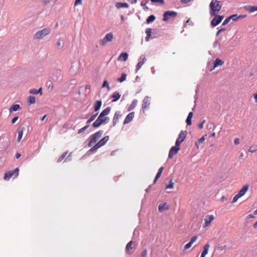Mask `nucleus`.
<instances>
[{
	"label": "nucleus",
	"mask_w": 257,
	"mask_h": 257,
	"mask_svg": "<svg viewBox=\"0 0 257 257\" xmlns=\"http://www.w3.org/2000/svg\"><path fill=\"white\" fill-rule=\"evenodd\" d=\"M143 64V62H139L137 65L136 71H138L139 70H140Z\"/></svg>",
	"instance_id": "nucleus-38"
},
{
	"label": "nucleus",
	"mask_w": 257,
	"mask_h": 257,
	"mask_svg": "<svg viewBox=\"0 0 257 257\" xmlns=\"http://www.w3.org/2000/svg\"><path fill=\"white\" fill-rule=\"evenodd\" d=\"M82 4V0H76L74 3L75 6Z\"/></svg>",
	"instance_id": "nucleus-54"
},
{
	"label": "nucleus",
	"mask_w": 257,
	"mask_h": 257,
	"mask_svg": "<svg viewBox=\"0 0 257 257\" xmlns=\"http://www.w3.org/2000/svg\"><path fill=\"white\" fill-rule=\"evenodd\" d=\"M239 139L238 138H236L234 141V143L235 145H238L239 144Z\"/></svg>",
	"instance_id": "nucleus-55"
},
{
	"label": "nucleus",
	"mask_w": 257,
	"mask_h": 257,
	"mask_svg": "<svg viewBox=\"0 0 257 257\" xmlns=\"http://www.w3.org/2000/svg\"><path fill=\"white\" fill-rule=\"evenodd\" d=\"M169 209V207L167 206L166 203H165L164 204H161L159 205L158 207V210L159 212H163L164 210H167Z\"/></svg>",
	"instance_id": "nucleus-21"
},
{
	"label": "nucleus",
	"mask_w": 257,
	"mask_h": 257,
	"mask_svg": "<svg viewBox=\"0 0 257 257\" xmlns=\"http://www.w3.org/2000/svg\"><path fill=\"white\" fill-rule=\"evenodd\" d=\"M180 149L179 147L177 146L172 147L169 151V158L171 159L173 158V157L178 153Z\"/></svg>",
	"instance_id": "nucleus-12"
},
{
	"label": "nucleus",
	"mask_w": 257,
	"mask_h": 257,
	"mask_svg": "<svg viewBox=\"0 0 257 257\" xmlns=\"http://www.w3.org/2000/svg\"><path fill=\"white\" fill-rule=\"evenodd\" d=\"M137 103H138V100L136 99L134 100L133 101V102H132L131 104L130 105V106L128 107V108L127 109V111H130L133 110L137 106Z\"/></svg>",
	"instance_id": "nucleus-24"
},
{
	"label": "nucleus",
	"mask_w": 257,
	"mask_h": 257,
	"mask_svg": "<svg viewBox=\"0 0 257 257\" xmlns=\"http://www.w3.org/2000/svg\"><path fill=\"white\" fill-rule=\"evenodd\" d=\"M253 97L255 99V101L257 102V92L253 94Z\"/></svg>",
	"instance_id": "nucleus-61"
},
{
	"label": "nucleus",
	"mask_w": 257,
	"mask_h": 257,
	"mask_svg": "<svg viewBox=\"0 0 257 257\" xmlns=\"http://www.w3.org/2000/svg\"><path fill=\"white\" fill-rule=\"evenodd\" d=\"M244 9L249 13H252L255 11H257V6L250 5L246 6L244 7Z\"/></svg>",
	"instance_id": "nucleus-17"
},
{
	"label": "nucleus",
	"mask_w": 257,
	"mask_h": 257,
	"mask_svg": "<svg viewBox=\"0 0 257 257\" xmlns=\"http://www.w3.org/2000/svg\"><path fill=\"white\" fill-rule=\"evenodd\" d=\"M237 17H238L237 15L235 14V15H233L231 16L230 17H229V18L230 20L232 19L233 21H236L237 20Z\"/></svg>",
	"instance_id": "nucleus-41"
},
{
	"label": "nucleus",
	"mask_w": 257,
	"mask_h": 257,
	"mask_svg": "<svg viewBox=\"0 0 257 257\" xmlns=\"http://www.w3.org/2000/svg\"><path fill=\"white\" fill-rule=\"evenodd\" d=\"M241 197L240 196H238V194H236L233 198L232 203L236 202L237 200L240 198Z\"/></svg>",
	"instance_id": "nucleus-44"
},
{
	"label": "nucleus",
	"mask_w": 257,
	"mask_h": 257,
	"mask_svg": "<svg viewBox=\"0 0 257 257\" xmlns=\"http://www.w3.org/2000/svg\"><path fill=\"white\" fill-rule=\"evenodd\" d=\"M246 17V15H239L237 17V20L242 19Z\"/></svg>",
	"instance_id": "nucleus-57"
},
{
	"label": "nucleus",
	"mask_w": 257,
	"mask_h": 257,
	"mask_svg": "<svg viewBox=\"0 0 257 257\" xmlns=\"http://www.w3.org/2000/svg\"><path fill=\"white\" fill-rule=\"evenodd\" d=\"M89 127V124H87L84 126L83 127L80 128L78 131V134H81V133L83 132L85 130H86Z\"/></svg>",
	"instance_id": "nucleus-40"
},
{
	"label": "nucleus",
	"mask_w": 257,
	"mask_h": 257,
	"mask_svg": "<svg viewBox=\"0 0 257 257\" xmlns=\"http://www.w3.org/2000/svg\"><path fill=\"white\" fill-rule=\"evenodd\" d=\"M103 133V131L102 130L99 131L98 132L95 133L93 135H91L90 137V140L88 143V146L89 147H92L97 141L102 136Z\"/></svg>",
	"instance_id": "nucleus-3"
},
{
	"label": "nucleus",
	"mask_w": 257,
	"mask_h": 257,
	"mask_svg": "<svg viewBox=\"0 0 257 257\" xmlns=\"http://www.w3.org/2000/svg\"><path fill=\"white\" fill-rule=\"evenodd\" d=\"M186 135L187 132L186 131H182L179 135L178 138L177 139L176 141V146H179L185 139Z\"/></svg>",
	"instance_id": "nucleus-9"
},
{
	"label": "nucleus",
	"mask_w": 257,
	"mask_h": 257,
	"mask_svg": "<svg viewBox=\"0 0 257 257\" xmlns=\"http://www.w3.org/2000/svg\"><path fill=\"white\" fill-rule=\"evenodd\" d=\"M257 151V145H254L249 147L248 151L251 153L255 152Z\"/></svg>",
	"instance_id": "nucleus-35"
},
{
	"label": "nucleus",
	"mask_w": 257,
	"mask_h": 257,
	"mask_svg": "<svg viewBox=\"0 0 257 257\" xmlns=\"http://www.w3.org/2000/svg\"><path fill=\"white\" fill-rule=\"evenodd\" d=\"M135 116V112H131L130 113H128L127 116H126L125 118L124 119V120L123 121V124H125L127 123H130L131 121H132L133 118Z\"/></svg>",
	"instance_id": "nucleus-15"
},
{
	"label": "nucleus",
	"mask_w": 257,
	"mask_h": 257,
	"mask_svg": "<svg viewBox=\"0 0 257 257\" xmlns=\"http://www.w3.org/2000/svg\"><path fill=\"white\" fill-rule=\"evenodd\" d=\"M146 33L147 34V37L146 38V40L147 41H148L150 39L151 36L152 29L150 28H147L146 30Z\"/></svg>",
	"instance_id": "nucleus-30"
},
{
	"label": "nucleus",
	"mask_w": 257,
	"mask_h": 257,
	"mask_svg": "<svg viewBox=\"0 0 257 257\" xmlns=\"http://www.w3.org/2000/svg\"><path fill=\"white\" fill-rule=\"evenodd\" d=\"M116 7L117 9H120L123 8H128V5L125 3H117L116 4Z\"/></svg>",
	"instance_id": "nucleus-25"
},
{
	"label": "nucleus",
	"mask_w": 257,
	"mask_h": 257,
	"mask_svg": "<svg viewBox=\"0 0 257 257\" xmlns=\"http://www.w3.org/2000/svg\"><path fill=\"white\" fill-rule=\"evenodd\" d=\"M254 217V215H252V214H249L247 216V219L252 218Z\"/></svg>",
	"instance_id": "nucleus-60"
},
{
	"label": "nucleus",
	"mask_w": 257,
	"mask_h": 257,
	"mask_svg": "<svg viewBox=\"0 0 257 257\" xmlns=\"http://www.w3.org/2000/svg\"><path fill=\"white\" fill-rule=\"evenodd\" d=\"M193 115V113L192 112H190L188 114V115L187 116V119H186V123L187 125H190L192 124L191 122V118H192Z\"/></svg>",
	"instance_id": "nucleus-27"
},
{
	"label": "nucleus",
	"mask_w": 257,
	"mask_h": 257,
	"mask_svg": "<svg viewBox=\"0 0 257 257\" xmlns=\"http://www.w3.org/2000/svg\"><path fill=\"white\" fill-rule=\"evenodd\" d=\"M21 154L19 153H17L16 154V158L17 159H19L20 157H21Z\"/></svg>",
	"instance_id": "nucleus-62"
},
{
	"label": "nucleus",
	"mask_w": 257,
	"mask_h": 257,
	"mask_svg": "<svg viewBox=\"0 0 257 257\" xmlns=\"http://www.w3.org/2000/svg\"><path fill=\"white\" fill-rule=\"evenodd\" d=\"M111 97L113 98V99L112 100V102H115L120 98V94L117 91H115L112 93Z\"/></svg>",
	"instance_id": "nucleus-22"
},
{
	"label": "nucleus",
	"mask_w": 257,
	"mask_h": 257,
	"mask_svg": "<svg viewBox=\"0 0 257 257\" xmlns=\"http://www.w3.org/2000/svg\"><path fill=\"white\" fill-rule=\"evenodd\" d=\"M177 13L174 11H167L164 13L163 20L167 21L172 17H175Z\"/></svg>",
	"instance_id": "nucleus-10"
},
{
	"label": "nucleus",
	"mask_w": 257,
	"mask_h": 257,
	"mask_svg": "<svg viewBox=\"0 0 257 257\" xmlns=\"http://www.w3.org/2000/svg\"><path fill=\"white\" fill-rule=\"evenodd\" d=\"M197 238H198L197 236H194L193 237H192L190 242L193 244L194 242H195L196 241Z\"/></svg>",
	"instance_id": "nucleus-49"
},
{
	"label": "nucleus",
	"mask_w": 257,
	"mask_h": 257,
	"mask_svg": "<svg viewBox=\"0 0 257 257\" xmlns=\"http://www.w3.org/2000/svg\"><path fill=\"white\" fill-rule=\"evenodd\" d=\"M97 114H98V113H96V114L91 115V117L89 119L92 122V121H93L96 118Z\"/></svg>",
	"instance_id": "nucleus-47"
},
{
	"label": "nucleus",
	"mask_w": 257,
	"mask_h": 257,
	"mask_svg": "<svg viewBox=\"0 0 257 257\" xmlns=\"http://www.w3.org/2000/svg\"><path fill=\"white\" fill-rule=\"evenodd\" d=\"M215 135H216V133L215 132H213L212 134H210L209 137V138L215 137Z\"/></svg>",
	"instance_id": "nucleus-59"
},
{
	"label": "nucleus",
	"mask_w": 257,
	"mask_h": 257,
	"mask_svg": "<svg viewBox=\"0 0 257 257\" xmlns=\"http://www.w3.org/2000/svg\"><path fill=\"white\" fill-rule=\"evenodd\" d=\"M174 183L173 182L172 180H171L169 182V183L166 185V189H173L174 188Z\"/></svg>",
	"instance_id": "nucleus-36"
},
{
	"label": "nucleus",
	"mask_w": 257,
	"mask_h": 257,
	"mask_svg": "<svg viewBox=\"0 0 257 257\" xmlns=\"http://www.w3.org/2000/svg\"><path fill=\"white\" fill-rule=\"evenodd\" d=\"M191 0H181V2L183 4H186L190 2Z\"/></svg>",
	"instance_id": "nucleus-58"
},
{
	"label": "nucleus",
	"mask_w": 257,
	"mask_h": 257,
	"mask_svg": "<svg viewBox=\"0 0 257 257\" xmlns=\"http://www.w3.org/2000/svg\"><path fill=\"white\" fill-rule=\"evenodd\" d=\"M122 115V114L120 111H117L115 112L112 119V125L113 126H115L119 122V120Z\"/></svg>",
	"instance_id": "nucleus-11"
},
{
	"label": "nucleus",
	"mask_w": 257,
	"mask_h": 257,
	"mask_svg": "<svg viewBox=\"0 0 257 257\" xmlns=\"http://www.w3.org/2000/svg\"><path fill=\"white\" fill-rule=\"evenodd\" d=\"M230 19L229 17L227 18H226V19L223 21V23H222V25H223V26H225V25H227V24L229 23V22L230 21Z\"/></svg>",
	"instance_id": "nucleus-46"
},
{
	"label": "nucleus",
	"mask_w": 257,
	"mask_h": 257,
	"mask_svg": "<svg viewBox=\"0 0 257 257\" xmlns=\"http://www.w3.org/2000/svg\"><path fill=\"white\" fill-rule=\"evenodd\" d=\"M18 119H19V116H16L14 117L13 118V119H12V123L13 124L15 123Z\"/></svg>",
	"instance_id": "nucleus-53"
},
{
	"label": "nucleus",
	"mask_w": 257,
	"mask_h": 257,
	"mask_svg": "<svg viewBox=\"0 0 257 257\" xmlns=\"http://www.w3.org/2000/svg\"><path fill=\"white\" fill-rule=\"evenodd\" d=\"M214 219V216L213 215H207L204 219L205 224L203 227H206L210 225L211 221Z\"/></svg>",
	"instance_id": "nucleus-14"
},
{
	"label": "nucleus",
	"mask_w": 257,
	"mask_h": 257,
	"mask_svg": "<svg viewBox=\"0 0 257 257\" xmlns=\"http://www.w3.org/2000/svg\"><path fill=\"white\" fill-rule=\"evenodd\" d=\"M21 109L20 105L17 104H13L9 108L10 112L16 111Z\"/></svg>",
	"instance_id": "nucleus-20"
},
{
	"label": "nucleus",
	"mask_w": 257,
	"mask_h": 257,
	"mask_svg": "<svg viewBox=\"0 0 257 257\" xmlns=\"http://www.w3.org/2000/svg\"><path fill=\"white\" fill-rule=\"evenodd\" d=\"M128 59V54L126 52L121 53L117 58L118 61H126Z\"/></svg>",
	"instance_id": "nucleus-18"
},
{
	"label": "nucleus",
	"mask_w": 257,
	"mask_h": 257,
	"mask_svg": "<svg viewBox=\"0 0 257 257\" xmlns=\"http://www.w3.org/2000/svg\"><path fill=\"white\" fill-rule=\"evenodd\" d=\"M162 173L161 172H158L157 175H156V176L154 179V183L155 184L156 181H157V180L160 177L161 174H162Z\"/></svg>",
	"instance_id": "nucleus-39"
},
{
	"label": "nucleus",
	"mask_w": 257,
	"mask_h": 257,
	"mask_svg": "<svg viewBox=\"0 0 257 257\" xmlns=\"http://www.w3.org/2000/svg\"><path fill=\"white\" fill-rule=\"evenodd\" d=\"M109 140V136H107L101 139L95 146L90 149V151L94 152L98 148L103 146Z\"/></svg>",
	"instance_id": "nucleus-6"
},
{
	"label": "nucleus",
	"mask_w": 257,
	"mask_h": 257,
	"mask_svg": "<svg viewBox=\"0 0 257 257\" xmlns=\"http://www.w3.org/2000/svg\"><path fill=\"white\" fill-rule=\"evenodd\" d=\"M29 93L33 94H38V91L36 89H32L29 90Z\"/></svg>",
	"instance_id": "nucleus-42"
},
{
	"label": "nucleus",
	"mask_w": 257,
	"mask_h": 257,
	"mask_svg": "<svg viewBox=\"0 0 257 257\" xmlns=\"http://www.w3.org/2000/svg\"><path fill=\"white\" fill-rule=\"evenodd\" d=\"M210 244L209 243L206 244L204 246L203 250V251H202L201 254L206 255L208 253V250H209V248L210 247Z\"/></svg>",
	"instance_id": "nucleus-29"
},
{
	"label": "nucleus",
	"mask_w": 257,
	"mask_h": 257,
	"mask_svg": "<svg viewBox=\"0 0 257 257\" xmlns=\"http://www.w3.org/2000/svg\"><path fill=\"white\" fill-rule=\"evenodd\" d=\"M133 243V241H130L126 246L125 250L126 252H129V251L133 248L132 244Z\"/></svg>",
	"instance_id": "nucleus-33"
},
{
	"label": "nucleus",
	"mask_w": 257,
	"mask_h": 257,
	"mask_svg": "<svg viewBox=\"0 0 257 257\" xmlns=\"http://www.w3.org/2000/svg\"><path fill=\"white\" fill-rule=\"evenodd\" d=\"M207 127L209 130L212 129L213 130H214L215 129V128L216 127V125L215 124V123L214 122H209L207 124Z\"/></svg>",
	"instance_id": "nucleus-32"
},
{
	"label": "nucleus",
	"mask_w": 257,
	"mask_h": 257,
	"mask_svg": "<svg viewBox=\"0 0 257 257\" xmlns=\"http://www.w3.org/2000/svg\"><path fill=\"white\" fill-rule=\"evenodd\" d=\"M206 120L204 119L202 121L198 124V127L200 129H202L204 126V124L205 123Z\"/></svg>",
	"instance_id": "nucleus-45"
},
{
	"label": "nucleus",
	"mask_w": 257,
	"mask_h": 257,
	"mask_svg": "<svg viewBox=\"0 0 257 257\" xmlns=\"http://www.w3.org/2000/svg\"><path fill=\"white\" fill-rule=\"evenodd\" d=\"M126 79V74L125 73H122L120 78L117 79V81L119 82H122L125 81Z\"/></svg>",
	"instance_id": "nucleus-34"
},
{
	"label": "nucleus",
	"mask_w": 257,
	"mask_h": 257,
	"mask_svg": "<svg viewBox=\"0 0 257 257\" xmlns=\"http://www.w3.org/2000/svg\"><path fill=\"white\" fill-rule=\"evenodd\" d=\"M151 1L152 3L160 2L161 4H164V0H151Z\"/></svg>",
	"instance_id": "nucleus-52"
},
{
	"label": "nucleus",
	"mask_w": 257,
	"mask_h": 257,
	"mask_svg": "<svg viewBox=\"0 0 257 257\" xmlns=\"http://www.w3.org/2000/svg\"><path fill=\"white\" fill-rule=\"evenodd\" d=\"M114 36L112 32H109L105 35L104 37L100 40L99 44L102 46H104L108 42H111L113 39Z\"/></svg>",
	"instance_id": "nucleus-5"
},
{
	"label": "nucleus",
	"mask_w": 257,
	"mask_h": 257,
	"mask_svg": "<svg viewBox=\"0 0 257 257\" xmlns=\"http://www.w3.org/2000/svg\"><path fill=\"white\" fill-rule=\"evenodd\" d=\"M214 16V18L211 22V25L213 27L217 26L224 18L223 16H219L217 15V14Z\"/></svg>",
	"instance_id": "nucleus-8"
},
{
	"label": "nucleus",
	"mask_w": 257,
	"mask_h": 257,
	"mask_svg": "<svg viewBox=\"0 0 257 257\" xmlns=\"http://www.w3.org/2000/svg\"><path fill=\"white\" fill-rule=\"evenodd\" d=\"M253 227L254 228H257V221L254 223V224H253Z\"/></svg>",
	"instance_id": "nucleus-64"
},
{
	"label": "nucleus",
	"mask_w": 257,
	"mask_h": 257,
	"mask_svg": "<svg viewBox=\"0 0 257 257\" xmlns=\"http://www.w3.org/2000/svg\"><path fill=\"white\" fill-rule=\"evenodd\" d=\"M205 136H202L200 139H199L198 142L199 143L202 144L205 141Z\"/></svg>",
	"instance_id": "nucleus-51"
},
{
	"label": "nucleus",
	"mask_w": 257,
	"mask_h": 257,
	"mask_svg": "<svg viewBox=\"0 0 257 257\" xmlns=\"http://www.w3.org/2000/svg\"><path fill=\"white\" fill-rule=\"evenodd\" d=\"M163 170H164V167H160V168H159V171H159V172H160L162 173V172H163Z\"/></svg>",
	"instance_id": "nucleus-63"
},
{
	"label": "nucleus",
	"mask_w": 257,
	"mask_h": 257,
	"mask_svg": "<svg viewBox=\"0 0 257 257\" xmlns=\"http://www.w3.org/2000/svg\"><path fill=\"white\" fill-rule=\"evenodd\" d=\"M147 250L146 249H144L142 253V257H147Z\"/></svg>",
	"instance_id": "nucleus-48"
},
{
	"label": "nucleus",
	"mask_w": 257,
	"mask_h": 257,
	"mask_svg": "<svg viewBox=\"0 0 257 257\" xmlns=\"http://www.w3.org/2000/svg\"><path fill=\"white\" fill-rule=\"evenodd\" d=\"M36 102V98L35 96L30 95L28 97V103L29 105L34 104Z\"/></svg>",
	"instance_id": "nucleus-28"
},
{
	"label": "nucleus",
	"mask_w": 257,
	"mask_h": 257,
	"mask_svg": "<svg viewBox=\"0 0 257 257\" xmlns=\"http://www.w3.org/2000/svg\"><path fill=\"white\" fill-rule=\"evenodd\" d=\"M64 159V153H63L57 160L58 162H61Z\"/></svg>",
	"instance_id": "nucleus-50"
},
{
	"label": "nucleus",
	"mask_w": 257,
	"mask_h": 257,
	"mask_svg": "<svg viewBox=\"0 0 257 257\" xmlns=\"http://www.w3.org/2000/svg\"><path fill=\"white\" fill-rule=\"evenodd\" d=\"M24 130L25 127L24 126H20L18 128V142H19L21 140L23 137V132Z\"/></svg>",
	"instance_id": "nucleus-19"
},
{
	"label": "nucleus",
	"mask_w": 257,
	"mask_h": 257,
	"mask_svg": "<svg viewBox=\"0 0 257 257\" xmlns=\"http://www.w3.org/2000/svg\"><path fill=\"white\" fill-rule=\"evenodd\" d=\"M156 19V17L154 15H151L150 16L148 19H147V23L150 24L151 23H152L154 22Z\"/></svg>",
	"instance_id": "nucleus-31"
},
{
	"label": "nucleus",
	"mask_w": 257,
	"mask_h": 257,
	"mask_svg": "<svg viewBox=\"0 0 257 257\" xmlns=\"http://www.w3.org/2000/svg\"><path fill=\"white\" fill-rule=\"evenodd\" d=\"M249 185H244L242 188L239 190L238 193V196H240L241 197L243 196L245 193L247 191L248 189Z\"/></svg>",
	"instance_id": "nucleus-16"
},
{
	"label": "nucleus",
	"mask_w": 257,
	"mask_h": 257,
	"mask_svg": "<svg viewBox=\"0 0 257 257\" xmlns=\"http://www.w3.org/2000/svg\"><path fill=\"white\" fill-rule=\"evenodd\" d=\"M50 30L47 28H44L42 30L38 31L35 35V38L37 39H40L49 34Z\"/></svg>",
	"instance_id": "nucleus-7"
},
{
	"label": "nucleus",
	"mask_w": 257,
	"mask_h": 257,
	"mask_svg": "<svg viewBox=\"0 0 257 257\" xmlns=\"http://www.w3.org/2000/svg\"><path fill=\"white\" fill-rule=\"evenodd\" d=\"M192 243L191 242H190V241L187 243L185 246H184V249L185 250H187L188 249H189L190 247H191V246H192Z\"/></svg>",
	"instance_id": "nucleus-43"
},
{
	"label": "nucleus",
	"mask_w": 257,
	"mask_h": 257,
	"mask_svg": "<svg viewBox=\"0 0 257 257\" xmlns=\"http://www.w3.org/2000/svg\"><path fill=\"white\" fill-rule=\"evenodd\" d=\"M111 110L110 107H107L100 113L97 119L93 123L94 127H98L102 124L107 123L109 121V118L107 115L109 114Z\"/></svg>",
	"instance_id": "nucleus-1"
},
{
	"label": "nucleus",
	"mask_w": 257,
	"mask_h": 257,
	"mask_svg": "<svg viewBox=\"0 0 257 257\" xmlns=\"http://www.w3.org/2000/svg\"><path fill=\"white\" fill-rule=\"evenodd\" d=\"M224 64V62L219 58H216L214 63V68L219 66H222Z\"/></svg>",
	"instance_id": "nucleus-23"
},
{
	"label": "nucleus",
	"mask_w": 257,
	"mask_h": 257,
	"mask_svg": "<svg viewBox=\"0 0 257 257\" xmlns=\"http://www.w3.org/2000/svg\"><path fill=\"white\" fill-rule=\"evenodd\" d=\"M150 104V98L148 96H146L143 100V104H142V109H143V112H145V111L148 108Z\"/></svg>",
	"instance_id": "nucleus-13"
},
{
	"label": "nucleus",
	"mask_w": 257,
	"mask_h": 257,
	"mask_svg": "<svg viewBox=\"0 0 257 257\" xmlns=\"http://www.w3.org/2000/svg\"><path fill=\"white\" fill-rule=\"evenodd\" d=\"M210 14L211 16L216 15L221 9L220 2L217 0H212L210 5Z\"/></svg>",
	"instance_id": "nucleus-2"
},
{
	"label": "nucleus",
	"mask_w": 257,
	"mask_h": 257,
	"mask_svg": "<svg viewBox=\"0 0 257 257\" xmlns=\"http://www.w3.org/2000/svg\"><path fill=\"white\" fill-rule=\"evenodd\" d=\"M19 169L16 168L13 170L9 171L5 173L4 179L5 180H9L11 177L14 176V178H17L19 175Z\"/></svg>",
	"instance_id": "nucleus-4"
},
{
	"label": "nucleus",
	"mask_w": 257,
	"mask_h": 257,
	"mask_svg": "<svg viewBox=\"0 0 257 257\" xmlns=\"http://www.w3.org/2000/svg\"><path fill=\"white\" fill-rule=\"evenodd\" d=\"M42 87H40L38 89H37V91H38V94L40 93V95H42Z\"/></svg>",
	"instance_id": "nucleus-56"
},
{
	"label": "nucleus",
	"mask_w": 257,
	"mask_h": 257,
	"mask_svg": "<svg viewBox=\"0 0 257 257\" xmlns=\"http://www.w3.org/2000/svg\"><path fill=\"white\" fill-rule=\"evenodd\" d=\"M101 104H102V102L101 100H97L95 102V103L94 104V109H95V111H98L100 109V108L101 106Z\"/></svg>",
	"instance_id": "nucleus-26"
},
{
	"label": "nucleus",
	"mask_w": 257,
	"mask_h": 257,
	"mask_svg": "<svg viewBox=\"0 0 257 257\" xmlns=\"http://www.w3.org/2000/svg\"><path fill=\"white\" fill-rule=\"evenodd\" d=\"M107 87L108 89H109L110 87L108 85V83L107 80H104L103 82L102 87Z\"/></svg>",
	"instance_id": "nucleus-37"
}]
</instances>
